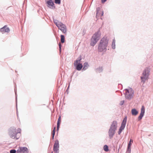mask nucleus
<instances>
[{
  "label": "nucleus",
  "mask_w": 153,
  "mask_h": 153,
  "mask_svg": "<svg viewBox=\"0 0 153 153\" xmlns=\"http://www.w3.org/2000/svg\"><path fill=\"white\" fill-rule=\"evenodd\" d=\"M111 47L112 49H114L115 48V40L114 39L113 40L112 43Z\"/></svg>",
  "instance_id": "nucleus-21"
},
{
  "label": "nucleus",
  "mask_w": 153,
  "mask_h": 153,
  "mask_svg": "<svg viewBox=\"0 0 153 153\" xmlns=\"http://www.w3.org/2000/svg\"><path fill=\"white\" fill-rule=\"evenodd\" d=\"M133 140L132 139H130L129 143L128 144L127 149V153H131V146L133 143Z\"/></svg>",
  "instance_id": "nucleus-15"
},
{
  "label": "nucleus",
  "mask_w": 153,
  "mask_h": 153,
  "mask_svg": "<svg viewBox=\"0 0 153 153\" xmlns=\"http://www.w3.org/2000/svg\"><path fill=\"white\" fill-rule=\"evenodd\" d=\"M10 31V29L6 25H4L0 29V32H2L3 33L5 32L9 33Z\"/></svg>",
  "instance_id": "nucleus-14"
},
{
  "label": "nucleus",
  "mask_w": 153,
  "mask_h": 153,
  "mask_svg": "<svg viewBox=\"0 0 153 153\" xmlns=\"http://www.w3.org/2000/svg\"><path fill=\"white\" fill-rule=\"evenodd\" d=\"M117 122L114 121L111 125L108 131V136L109 139H112L114 135L117 128Z\"/></svg>",
  "instance_id": "nucleus-3"
},
{
  "label": "nucleus",
  "mask_w": 153,
  "mask_h": 153,
  "mask_svg": "<svg viewBox=\"0 0 153 153\" xmlns=\"http://www.w3.org/2000/svg\"><path fill=\"white\" fill-rule=\"evenodd\" d=\"M17 134L18 132H17L16 128L14 127H11L8 129V134L10 138L18 140L20 137V135Z\"/></svg>",
  "instance_id": "nucleus-4"
},
{
  "label": "nucleus",
  "mask_w": 153,
  "mask_h": 153,
  "mask_svg": "<svg viewBox=\"0 0 153 153\" xmlns=\"http://www.w3.org/2000/svg\"><path fill=\"white\" fill-rule=\"evenodd\" d=\"M150 72L148 68H146L143 71L142 75L140 77L141 82L144 83L145 81L148 79Z\"/></svg>",
  "instance_id": "nucleus-5"
},
{
  "label": "nucleus",
  "mask_w": 153,
  "mask_h": 153,
  "mask_svg": "<svg viewBox=\"0 0 153 153\" xmlns=\"http://www.w3.org/2000/svg\"><path fill=\"white\" fill-rule=\"evenodd\" d=\"M131 113L132 115L136 116L138 114V112L135 108H134L131 110Z\"/></svg>",
  "instance_id": "nucleus-18"
},
{
  "label": "nucleus",
  "mask_w": 153,
  "mask_h": 153,
  "mask_svg": "<svg viewBox=\"0 0 153 153\" xmlns=\"http://www.w3.org/2000/svg\"><path fill=\"white\" fill-rule=\"evenodd\" d=\"M59 51L60 52H61V51L62 46L61 43H59Z\"/></svg>",
  "instance_id": "nucleus-28"
},
{
  "label": "nucleus",
  "mask_w": 153,
  "mask_h": 153,
  "mask_svg": "<svg viewBox=\"0 0 153 153\" xmlns=\"http://www.w3.org/2000/svg\"><path fill=\"white\" fill-rule=\"evenodd\" d=\"M124 100L120 102V105H122L124 104Z\"/></svg>",
  "instance_id": "nucleus-30"
},
{
  "label": "nucleus",
  "mask_w": 153,
  "mask_h": 153,
  "mask_svg": "<svg viewBox=\"0 0 153 153\" xmlns=\"http://www.w3.org/2000/svg\"><path fill=\"white\" fill-rule=\"evenodd\" d=\"M130 91H129L128 89H126L124 90L125 91L124 94L125 98L126 99L130 100L133 97L134 95V91L131 88H130Z\"/></svg>",
  "instance_id": "nucleus-6"
},
{
  "label": "nucleus",
  "mask_w": 153,
  "mask_h": 153,
  "mask_svg": "<svg viewBox=\"0 0 153 153\" xmlns=\"http://www.w3.org/2000/svg\"><path fill=\"white\" fill-rule=\"evenodd\" d=\"M21 129L18 128L17 130H16L17 132H18V134H17L20 135V132H21Z\"/></svg>",
  "instance_id": "nucleus-27"
},
{
  "label": "nucleus",
  "mask_w": 153,
  "mask_h": 153,
  "mask_svg": "<svg viewBox=\"0 0 153 153\" xmlns=\"http://www.w3.org/2000/svg\"><path fill=\"white\" fill-rule=\"evenodd\" d=\"M54 135H54L52 134V139L53 140V139H54Z\"/></svg>",
  "instance_id": "nucleus-33"
},
{
  "label": "nucleus",
  "mask_w": 153,
  "mask_h": 153,
  "mask_svg": "<svg viewBox=\"0 0 153 153\" xmlns=\"http://www.w3.org/2000/svg\"><path fill=\"white\" fill-rule=\"evenodd\" d=\"M47 6L49 8L54 9H55L56 7L53 1L52 0H48L45 1Z\"/></svg>",
  "instance_id": "nucleus-9"
},
{
  "label": "nucleus",
  "mask_w": 153,
  "mask_h": 153,
  "mask_svg": "<svg viewBox=\"0 0 153 153\" xmlns=\"http://www.w3.org/2000/svg\"><path fill=\"white\" fill-rule=\"evenodd\" d=\"M61 122V117L59 116L58 119L57 124V130L58 131L59 129L60 123Z\"/></svg>",
  "instance_id": "nucleus-17"
},
{
  "label": "nucleus",
  "mask_w": 153,
  "mask_h": 153,
  "mask_svg": "<svg viewBox=\"0 0 153 153\" xmlns=\"http://www.w3.org/2000/svg\"><path fill=\"white\" fill-rule=\"evenodd\" d=\"M127 120V117L126 116L125 117L122 121L121 126L119 129V131H118V134L119 135H120V134L122 131L125 128L126 123Z\"/></svg>",
  "instance_id": "nucleus-7"
},
{
  "label": "nucleus",
  "mask_w": 153,
  "mask_h": 153,
  "mask_svg": "<svg viewBox=\"0 0 153 153\" xmlns=\"http://www.w3.org/2000/svg\"><path fill=\"white\" fill-rule=\"evenodd\" d=\"M17 152V151L15 149H12L10 151V153H16Z\"/></svg>",
  "instance_id": "nucleus-26"
},
{
  "label": "nucleus",
  "mask_w": 153,
  "mask_h": 153,
  "mask_svg": "<svg viewBox=\"0 0 153 153\" xmlns=\"http://www.w3.org/2000/svg\"><path fill=\"white\" fill-rule=\"evenodd\" d=\"M81 60V58L80 57L79 59H78L75 61L74 63V65L76 67V69L78 71H80L83 67V65L82 63L79 62Z\"/></svg>",
  "instance_id": "nucleus-8"
},
{
  "label": "nucleus",
  "mask_w": 153,
  "mask_h": 153,
  "mask_svg": "<svg viewBox=\"0 0 153 153\" xmlns=\"http://www.w3.org/2000/svg\"><path fill=\"white\" fill-rule=\"evenodd\" d=\"M55 3L56 4H60L61 3V0H54Z\"/></svg>",
  "instance_id": "nucleus-25"
},
{
  "label": "nucleus",
  "mask_w": 153,
  "mask_h": 153,
  "mask_svg": "<svg viewBox=\"0 0 153 153\" xmlns=\"http://www.w3.org/2000/svg\"><path fill=\"white\" fill-rule=\"evenodd\" d=\"M69 85H70V83L69 84V86H68V87L67 88V89L66 91H68V89H69Z\"/></svg>",
  "instance_id": "nucleus-34"
},
{
  "label": "nucleus",
  "mask_w": 153,
  "mask_h": 153,
  "mask_svg": "<svg viewBox=\"0 0 153 153\" xmlns=\"http://www.w3.org/2000/svg\"><path fill=\"white\" fill-rule=\"evenodd\" d=\"M55 130H56V127H55L53 130L52 134L55 135Z\"/></svg>",
  "instance_id": "nucleus-29"
},
{
  "label": "nucleus",
  "mask_w": 153,
  "mask_h": 153,
  "mask_svg": "<svg viewBox=\"0 0 153 153\" xmlns=\"http://www.w3.org/2000/svg\"><path fill=\"white\" fill-rule=\"evenodd\" d=\"M53 22L56 26L58 27H59V26H60V23H62V22L59 21L58 20L56 19H55L54 17H53Z\"/></svg>",
  "instance_id": "nucleus-16"
},
{
  "label": "nucleus",
  "mask_w": 153,
  "mask_h": 153,
  "mask_svg": "<svg viewBox=\"0 0 153 153\" xmlns=\"http://www.w3.org/2000/svg\"><path fill=\"white\" fill-rule=\"evenodd\" d=\"M96 70L98 71L99 73H100L102 71L103 68L102 67H100L98 68H97Z\"/></svg>",
  "instance_id": "nucleus-23"
},
{
  "label": "nucleus",
  "mask_w": 153,
  "mask_h": 153,
  "mask_svg": "<svg viewBox=\"0 0 153 153\" xmlns=\"http://www.w3.org/2000/svg\"><path fill=\"white\" fill-rule=\"evenodd\" d=\"M109 42V39L106 36L103 37L100 41L98 45V51L99 52H105L107 50V47Z\"/></svg>",
  "instance_id": "nucleus-1"
},
{
  "label": "nucleus",
  "mask_w": 153,
  "mask_h": 153,
  "mask_svg": "<svg viewBox=\"0 0 153 153\" xmlns=\"http://www.w3.org/2000/svg\"><path fill=\"white\" fill-rule=\"evenodd\" d=\"M89 66V65L88 64V63L87 62H85L83 64V67L82 68V70L85 71L86 70L88 67Z\"/></svg>",
  "instance_id": "nucleus-19"
},
{
  "label": "nucleus",
  "mask_w": 153,
  "mask_h": 153,
  "mask_svg": "<svg viewBox=\"0 0 153 153\" xmlns=\"http://www.w3.org/2000/svg\"><path fill=\"white\" fill-rule=\"evenodd\" d=\"M61 41L62 43H64L65 41V37L64 35H60Z\"/></svg>",
  "instance_id": "nucleus-22"
},
{
  "label": "nucleus",
  "mask_w": 153,
  "mask_h": 153,
  "mask_svg": "<svg viewBox=\"0 0 153 153\" xmlns=\"http://www.w3.org/2000/svg\"><path fill=\"white\" fill-rule=\"evenodd\" d=\"M145 112V108L143 105L142 106L141 109V112L139 116L138 117V120H141L144 115Z\"/></svg>",
  "instance_id": "nucleus-13"
},
{
  "label": "nucleus",
  "mask_w": 153,
  "mask_h": 153,
  "mask_svg": "<svg viewBox=\"0 0 153 153\" xmlns=\"http://www.w3.org/2000/svg\"><path fill=\"white\" fill-rule=\"evenodd\" d=\"M99 8H97V14L98 13V11H99Z\"/></svg>",
  "instance_id": "nucleus-31"
},
{
  "label": "nucleus",
  "mask_w": 153,
  "mask_h": 153,
  "mask_svg": "<svg viewBox=\"0 0 153 153\" xmlns=\"http://www.w3.org/2000/svg\"><path fill=\"white\" fill-rule=\"evenodd\" d=\"M51 153H53V152H52Z\"/></svg>",
  "instance_id": "nucleus-36"
},
{
  "label": "nucleus",
  "mask_w": 153,
  "mask_h": 153,
  "mask_svg": "<svg viewBox=\"0 0 153 153\" xmlns=\"http://www.w3.org/2000/svg\"><path fill=\"white\" fill-rule=\"evenodd\" d=\"M60 26L58 27L64 33H66L67 31L66 27L62 23H60Z\"/></svg>",
  "instance_id": "nucleus-12"
},
{
  "label": "nucleus",
  "mask_w": 153,
  "mask_h": 153,
  "mask_svg": "<svg viewBox=\"0 0 153 153\" xmlns=\"http://www.w3.org/2000/svg\"><path fill=\"white\" fill-rule=\"evenodd\" d=\"M103 12L102 11L101 13V16H102L103 15Z\"/></svg>",
  "instance_id": "nucleus-35"
},
{
  "label": "nucleus",
  "mask_w": 153,
  "mask_h": 153,
  "mask_svg": "<svg viewBox=\"0 0 153 153\" xmlns=\"http://www.w3.org/2000/svg\"><path fill=\"white\" fill-rule=\"evenodd\" d=\"M101 35L100 28L93 35L91 39L90 45L94 46L99 40Z\"/></svg>",
  "instance_id": "nucleus-2"
},
{
  "label": "nucleus",
  "mask_w": 153,
  "mask_h": 153,
  "mask_svg": "<svg viewBox=\"0 0 153 153\" xmlns=\"http://www.w3.org/2000/svg\"><path fill=\"white\" fill-rule=\"evenodd\" d=\"M59 141L58 140H56L55 141L53 146V151L55 153H59Z\"/></svg>",
  "instance_id": "nucleus-10"
},
{
  "label": "nucleus",
  "mask_w": 153,
  "mask_h": 153,
  "mask_svg": "<svg viewBox=\"0 0 153 153\" xmlns=\"http://www.w3.org/2000/svg\"><path fill=\"white\" fill-rule=\"evenodd\" d=\"M17 153H28V149L25 147H19L17 151Z\"/></svg>",
  "instance_id": "nucleus-11"
},
{
  "label": "nucleus",
  "mask_w": 153,
  "mask_h": 153,
  "mask_svg": "<svg viewBox=\"0 0 153 153\" xmlns=\"http://www.w3.org/2000/svg\"><path fill=\"white\" fill-rule=\"evenodd\" d=\"M103 149L105 152H108L109 151L108 147L106 145H104L103 146Z\"/></svg>",
  "instance_id": "nucleus-24"
},
{
  "label": "nucleus",
  "mask_w": 153,
  "mask_h": 153,
  "mask_svg": "<svg viewBox=\"0 0 153 153\" xmlns=\"http://www.w3.org/2000/svg\"><path fill=\"white\" fill-rule=\"evenodd\" d=\"M16 89L15 87V95H16V113H17V116H18V109H17V94H16Z\"/></svg>",
  "instance_id": "nucleus-20"
},
{
  "label": "nucleus",
  "mask_w": 153,
  "mask_h": 153,
  "mask_svg": "<svg viewBox=\"0 0 153 153\" xmlns=\"http://www.w3.org/2000/svg\"><path fill=\"white\" fill-rule=\"evenodd\" d=\"M45 0L46 1V0Z\"/></svg>",
  "instance_id": "nucleus-37"
},
{
  "label": "nucleus",
  "mask_w": 153,
  "mask_h": 153,
  "mask_svg": "<svg viewBox=\"0 0 153 153\" xmlns=\"http://www.w3.org/2000/svg\"><path fill=\"white\" fill-rule=\"evenodd\" d=\"M107 0H101V2L102 3H104Z\"/></svg>",
  "instance_id": "nucleus-32"
}]
</instances>
